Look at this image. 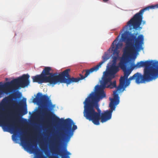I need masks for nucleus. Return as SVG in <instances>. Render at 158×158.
Returning a JSON list of instances; mask_svg holds the SVG:
<instances>
[{
    "label": "nucleus",
    "mask_w": 158,
    "mask_h": 158,
    "mask_svg": "<svg viewBox=\"0 0 158 158\" xmlns=\"http://www.w3.org/2000/svg\"><path fill=\"white\" fill-rule=\"evenodd\" d=\"M138 34V32L132 33L131 32L125 31L121 35V39L126 43V46L118 63L124 72V76H121L119 79V85L117 87L118 90L123 89L126 80L131 72L130 69H127L126 65L130 55L131 53L138 52L142 48L144 37L143 35L137 36Z\"/></svg>",
    "instance_id": "nucleus-1"
},
{
    "label": "nucleus",
    "mask_w": 158,
    "mask_h": 158,
    "mask_svg": "<svg viewBox=\"0 0 158 158\" xmlns=\"http://www.w3.org/2000/svg\"><path fill=\"white\" fill-rule=\"evenodd\" d=\"M14 96L12 94L5 97L0 103V126H2L4 131L10 130L14 133L17 132L18 128L13 125L12 116L17 113L22 116L27 113V108L19 110V105L12 100V98H15Z\"/></svg>",
    "instance_id": "nucleus-2"
},
{
    "label": "nucleus",
    "mask_w": 158,
    "mask_h": 158,
    "mask_svg": "<svg viewBox=\"0 0 158 158\" xmlns=\"http://www.w3.org/2000/svg\"><path fill=\"white\" fill-rule=\"evenodd\" d=\"M98 88L95 94L92 92L85 99L84 102V116L95 125L100 124V114L101 112L99 108L98 102L100 99L105 98L106 94L101 84L96 86Z\"/></svg>",
    "instance_id": "nucleus-3"
},
{
    "label": "nucleus",
    "mask_w": 158,
    "mask_h": 158,
    "mask_svg": "<svg viewBox=\"0 0 158 158\" xmlns=\"http://www.w3.org/2000/svg\"><path fill=\"white\" fill-rule=\"evenodd\" d=\"M133 69H138L144 67L143 74L138 72L130 77L126 81L123 89H124L130 83V81L135 80V82L138 84L149 82L158 78V61L155 60L141 61L136 64H132Z\"/></svg>",
    "instance_id": "nucleus-4"
},
{
    "label": "nucleus",
    "mask_w": 158,
    "mask_h": 158,
    "mask_svg": "<svg viewBox=\"0 0 158 158\" xmlns=\"http://www.w3.org/2000/svg\"><path fill=\"white\" fill-rule=\"evenodd\" d=\"M51 68L49 67L44 68L40 74L32 77L33 82L39 84L49 83L51 84L55 85L58 82L64 83L69 85L74 82H77L81 79L70 77L69 72V69H67L60 73L50 72Z\"/></svg>",
    "instance_id": "nucleus-5"
},
{
    "label": "nucleus",
    "mask_w": 158,
    "mask_h": 158,
    "mask_svg": "<svg viewBox=\"0 0 158 158\" xmlns=\"http://www.w3.org/2000/svg\"><path fill=\"white\" fill-rule=\"evenodd\" d=\"M63 124L64 127L55 140L53 148L51 150L50 148V149L52 154L59 155L61 158H70L69 155L71 153L67 151L66 147H64L60 151L59 148L62 141L67 143L69 141L73 135L74 131L77 128V127L74 125L73 122L69 118L64 120Z\"/></svg>",
    "instance_id": "nucleus-6"
},
{
    "label": "nucleus",
    "mask_w": 158,
    "mask_h": 158,
    "mask_svg": "<svg viewBox=\"0 0 158 158\" xmlns=\"http://www.w3.org/2000/svg\"><path fill=\"white\" fill-rule=\"evenodd\" d=\"M29 77V75L24 74L10 82H0V98L4 94L8 95L13 93L19 86L22 88L27 86L30 83Z\"/></svg>",
    "instance_id": "nucleus-7"
},
{
    "label": "nucleus",
    "mask_w": 158,
    "mask_h": 158,
    "mask_svg": "<svg viewBox=\"0 0 158 158\" xmlns=\"http://www.w3.org/2000/svg\"><path fill=\"white\" fill-rule=\"evenodd\" d=\"M119 36V35H118L114 40L111 47L108 50V51L110 52L111 50L113 52L112 64L110 65L108 71L106 72L104 74V76L115 77V74L119 70V65L116 66L117 60L119 58V54L120 51L118 49L121 48L123 45L122 42L120 41L116 44L118 40V38Z\"/></svg>",
    "instance_id": "nucleus-8"
},
{
    "label": "nucleus",
    "mask_w": 158,
    "mask_h": 158,
    "mask_svg": "<svg viewBox=\"0 0 158 158\" xmlns=\"http://www.w3.org/2000/svg\"><path fill=\"white\" fill-rule=\"evenodd\" d=\"M156 8H158V4L155 5L148 6L140 10L127 22V25L124 27L123 30L126 29V31H128L127 30L131 31L133 29L135 30H137L138 29L140 30L141 29L142 27H140V25L142 23L143 25L145 23V21H142L143 12L146 10Z\"/></svg>",
    "instance_id": "nucleus-9"
},
{
    "label": "nucleus",
    "mask_w": 158,
    "mask_h": 158,
    "mask_svg": "<svg viewBox=\"0 0 158 158\" xmlns=\"http://www.w3.org/2000/svg\"><path fill=\"white\" fill-rule=\"evenodd\" d=\"M121 90H118V87L116 89L113 91V98L110 99V102L109 104V107L110 110H107L100 114V120L102 123L105 122L110 119L111 118L112 112L115 110L116 106L119 102V97L118 94L117 93L118 91Z\"/></svg>",
    "instance_id": "nucleus-10"
},
{
    "label": "nucleus",
    "mask_w": 158,
    "mask_h": 158,
    "mask_svg": "<svg viewBox=\"0 0 158 158\" xmlns=\"http://www.w3.org/2000/svg\"><path fill=\"white\" fill-rule=\"evenodd\" d=\"M109 56L108 53L107 52H105L104 55L102 56V61L100 62L98 64L89 69L84 70L82 73H83V72H85V73L84 74V76L81 74H80V76L81 77H77V78H75L81 79L78 81H77V82L79 81L80 80L83 79L87 77L88 76L93 72L97 71L99 69V68L101 67L102 64L109 59Z\"/></svg>",
    "instance_id": "nucleus-11"
},
{
    "label": "nucleus",
    "mask_w": 158,
    "mask_h": 158,
    "mask_svg": "<svg viewBox=\"0 0 158 158\" xmlns=\"http://www.w3.org/2000/svg\"><path fill=\"white\" fill-rule=\"evenodd\" d=\"M33 102L38 103L44 106H49L52 105V103L49 98L46 95H43L41 93L37 94L35 98L33 100Z\"/></svg>",
    "instance_id": "nucleus-12"
},
{
    "label": "nucleus",
    "mask_w": 158,
    "mask_h": 158,
    "mask_svg": "<svg viewBox=\"0 0 158 158\" xmlns=\"http://www.w3.org/2000/svg\"><path fill=\"white\" fill-rule=\"evenodd\" d=\"M115 77L104 76L102 81H101V84L103 88H110L113 89L116 87V81L112 82V80Z\"/></svg>",
    "instance_id": "nucleus-13"
},
{
    "label": "nucleus",
    "mask_w": 158,
    "mask_h": 158,
    "mask_svg": "<svg viewBox=\"0 0 158 158\" xmlns=\"http://www.w3.org/2000/svg\"><path fill=\"white\" fill-rule=\"evenodd\" d=\"M43 110L45 112V115L47 117L46 120L48 123L50 122L51 118L52 119L53 122L55 123H58L60 122L61 119L47 108H44Z\"/></svg>",
    "instance_id": "nucleus-14"
},
{
    "label": "nucleus",
    "mask_w": 158,
    "mask_h": 158,
    "mask_svg": "<svg viewBox=\"0 0 158 158\" xmlns=\"http://www.w3.org/2000/svg\"><path fill=\"white\" fill-rule=\"evenodd\" d=\"M12 139L13 140H16L17 139L16 137H15V138L12 137Z\"/></svg>",
    "instance_id": "nucleus-15"
},
{
    "label": "nucleus",
    "mask_w": 158,
    "mask_h": 158,
    "mask_svg": "<svg viewBox=\"0 0 158 158\" xmlns=\"http://www.w3.org/2000/svg\"><path fill=\"white\" fill-rule=\"evenodd\" d=\"M108 1L109 0H103V2H106Z\"/></svg>",
    "instance_id": "nucleus-16"
},
{
    "label": "nucleus",
    "mask_w": 158,
    "mask_h": 158,
    "mask_svg": "<svg viewBox=\"0 0 158 158\" xmlns=\"http://www.w3.org/2000/svg\"><path fill=\"white\" fill-rule=\"evenodd\" d=\"M32 145L34 146V145L33 143H32Z\"/></svg>",
    "instance_id": "nucleus-17"
},
{
    "label": "nucleus",
    "mask_w": 158,
    "mask_h": 158,
    "mask_svg": "<svg viewBox=\"0 0 158 158\" xmlns=\"http://www.w3.org/2000/svg\"><path fill=\"white\" fill-rule=\"evenodd\" d=\"M7 78H6V80H7Z\"/></svg>",
    "instance_id": "nucleus-18"
}]
</instances>
